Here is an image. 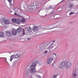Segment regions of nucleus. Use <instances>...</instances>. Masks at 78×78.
<instances>
[{
	"instance_id": "f257e3e1",
	"label": "nucleus",
	"mask_w": 78,
	"mask_h": 78,
	"mask_svg": "<svg viewBox=\"0 0 78 78\" xmlns=\"http://www.w3.org/2000/svg\"><path fill=\"white\" fill-rule=\"evenodd\" d=\"M39 61L37 60L36 61H34L32 62V65L30 66V71L31 73H35V72H36V66L37 65V63Z\"/></svg>"
},
{
	"instance_id": "f03ea898",
	"label": "nucleus",
	"mask_w": 78,
	"mask_h": 78,
	"mask_svg": "<svg viewBox=\"0 0 78 78\" xmlns=\"http://www.w3.org/2000/svg\"><path fill=\"white\" fill-rule=\"evenodd\" d=\"M6 34L8 37L10 38L11 37V36L12 35V32L10 31L9 30H7L5 31Z\"/></svg>"
},
{
	"instance_id": "7ed1b4c3",
	"label": "nucleus",
	"mask_w": 78,
	"mask_h": 78,
	"mask_svg": "<svg viewBox=\"0 0 78 78\" xmlns=\"http://www.w3.org/2000/svg\"><path fill=\"white\" fill-rule=\"evenodd\" d=\"M72 63L70 62H67L66 63V69H69L72 66Z\"/></svg>"
},
{
	"instance_id": "20e7f679",
	"label": "nucleus",
	"mask_w": 78,
	"mask_h": 78,
	"mask_svg": "<svg viewBox=\"0 0 78 78\" xmlns=\"http://www.w3.org/2000/svg\"><path fill=\"white\" fill-rule=\"evenodd\" d=\"M52 61H53V58L52 57H49L47 61V63L48 64H50Z\"/></svg>"
},
{
	"instance_id": "39448f33",
	"label": "nucleus",
	"mask_w": 78,
	"mask_h": 78,
	"mask_svg": "<svg viewBox=\"0 0 78 78\" xmlns=\"http://www.w3.org/2000/svg\"><path fill=\"white\" fill-rule=\"evenodd\" d=\"M54 47V43H51L47 48L49 50V51H51V50Z\"/></svg>"
},
{
	"instance_id": "423d86ee",
	"label": "nucleus",
	"mask_w": 78,
	"mask_h": 78,
	"mask_svg": "<svg viewBox=\"0 0 78 78\" xmlns=\"http://www.w3.org/2000/svg\"><path fill=\"white\" fill-rule=\"evenodd\" d=\"M66 66V64L65 63V62H64L61 63L60 65H59V68L61 69L62 67H64V66Z\"/></svg>"
},
{
	"instance_id": "0eeeda50",
	"label": "nucleus",
	"mask_w": 78,
	"mask_h": 78,
	"mask_svg": "<svg viewBox=\"0 0 78 78\" xmlns=\"http://www.w3.org/2000/svg\"><path fill=\"white\" fill-rule=\"evenodd\" d=\"M32 30L34 32L37 31H38V27L37 26H34Z\"/></svg>"
},
{
	"instance_id": "6e6552de",
	"label": "nucleus",
	"mask_w": 78,
	"mask_h": 78,
	"mask_svg": "<svg viewBox=\"0 0 78 78\" xmlns=\"http://www.w3.org/2000/svg\"><path fill=\"white\" fill-rule=\"evenodd\" d=\"M12 34L13 35L16 36L17 34V31L15 29H12Z\"/></svg>"
},
{
	"instance_id": "1a4fd4ad",
	"label": "nucleus",
	"mask_w": 78,
	"mask_h": 78,
	"mask_svg": "<svg viewBox=\"0 0 78 78\" xmlns=\"http://www.w3.org/2000/svg\"><path fill=\"white\" fill-rule=\"evenodd\" d=\"M4 23L5 24V25H8V24H9V23H10L9 20H6L5 21Z\"/></svg>"
},
{
	"instance_id": "9d476101",
	"label": "nucleus",
	"mask_w": 78,
	"mask_h": 78,
	"mask_svg": "<svg viewBox=\"0 0 78 78\" xmlns=\"http://www.w3.org/2000/svg\"><path fill=\"white\" fill-rule=\"evenodd\" d=\"M20 23V19L18 18L16 20V23H17L18 25H19Z\"/></svg>"
},
{
	"instance_id": "9b49d317",
	"label": "nucleus",
	"mask_w": 78,
	"mask_h": 78,
	"mask_svg": "<svg viewBox=\"0 0 78 78\" xmlns=\"http://www.w3.org/2000/svg\"><path fill=\"white\" fill-rule=\"evenodd\" d=\"M0 37H5V34L3 32H0Z\"/></svg>"
},
{
	"instance_id": "f8f14e48",
	"label": "nucleus",
	"mask_w": 78,
	"mask_h": 78,
	"mask_svg": "<svg viewBox=\"0 0 78 78\" xmlns=\"http://www.w3.org/2000/svg\"><path fill=\"white\" fill-rule=\"evenodd\" d=\"M16 31L17 33H20L22 31V29L20 27H19Z\"/></svg>"
},
{
	"instance_id": "ddd939ff",
	"label": "nucleus",
	"mask_w": 78,
	"mask_h": 78,
	"mask_svg": "<svg viewBox=\"0 0 78 78\" xmlns=\"http://www.w3.org/2000/svg\"><path fill=\"white\" fill-rule=\"evenodd\" d=\"M53 27L51 28H50L48 29V30H51V29H53V28H56L57 27V25L56 24H54L53 26H52V27Z\"/></svg>"
},
{
	"instance_id": "4468645a",
	"label": "nucleus",
	"mask_w": 78,
	"mask_h": 78,
	"mask_svg": "<svg viewBox=\"0 0 78 78\" xmlns=\"http://www.w3.org/2000/svg\"><path fill=\"white\" fill-rule=\"evenodd\" d=\"M14 57H15V55H11L10 56V61L11 62L12 60H13V59L14 58Z\"/></svg>"
},
{
	"instance_id": "2eb2a0df",
	"label": "nucleus",
	"mask_w": 78,
	"mask_h": 78,
	"mask_svg": "<svg viewBox=\"0 0 78 78\" xmlns=\"http://www.w3.org/2000/svg\"><path fill=\"white\" fill-rule=\"evenodd\" d=\"M76 75H77V74L76 73H72V76L74 78H76Z\"/></svg>"
},
{
	"instance_id": "dca6fc26",
	"label": "nucleus",
	"mask_w": 78,
	"mask_h": 78,
	"mask_svg": "<svg viewBox=\"0 0 78 78\" xmlns=\"http://www.w3.org/2000/svg\"><path fill=\"white\" fill-rule=\"evenodd\" d=\"M72 6H73V4L72 3H70L68 5V7L69 8H71Z\"/></svg>"
},
{
	"instance_id": "f3484780",
	"label": "nucleus",
	"mask_w": 78,
	"mask_h": 78,
	"mask_svg": "<svg viewBox=\"0 0 78 78\" xmlns=\"http://www.w3.org/2000/svg\"><path fill=\"white\" fill-rule=\"evenodd\" d=\"M58 76L57 74H54L53 76H52L51 78H56V77Z\"/></svg>"
},
{
	"instance_id": "a211bd4d",
	"label": "nucleus",
	"mask_w": 78,
	"mask_h": 78,
	"mask_svg": "<svg viewBox=\"0 0 78 78\" xmlns=\"http://www.w3.org/2000/svg\"><path fill=\"white\" fill-rule=\"evenodd\" d=\"M25 21H26L25 19H22L21 22L22 23H24V22H25Z\"/></svg>"
},
{
	"instance_id": "6ab92c4d",
	"label": "nucleus",
	"mask_w": 78,
	"mask_h": 78,
	"mask_svg": "<svg viewBox=\"0 0 78 78\" xmlns=\"http://www.w3.org/2000/svg\"><path fill=\"white\" fill-rule=\"evenodd\" d=\"M12 22L14 23V22H16V20L15 19H12Z\"/></svg>"
},
{
	"instance_id": "aec40b11",
	"label": "nucleus",
	"mask_w": 78,
	"mask_h": 78,
	"mask_svg": "<svg viewBox=\"0 0 78 78\" xmlns=\"http://www.w3.org/2000/svg\"><path fill=\"white\" fill-rule=\"evenodd\" d=\"M17 62H17V61L16 60L14 62L13 66H15V65H16V64H17Z\"/></svg>"
},
{
	"instance_id": "412c9836",
	"label": "nucleus",
	"mask_w": 78,
	"mask_h": 78,
	"mask_svg": "<svg viewBox=\"0 0 78 78\" xmlns=\"http://www.w3.org/2000/svg\"><path fill=\"white\" fill-rule=\"evenodd\" d=\"M2 58H4V61L6 62L8 64V62H7V59H6V58L3 57Z\"/></svg>"
},
{
	"instance_id": "4be33fe9",
	"label": "nucleus",
	"mask_w": 78,
	"mask_h": 78,
	"mask_svg": "<svg viewBox=\"0 0 78 78\" xmlns=\"http://www.w3.org/2000/svg\"><path fill=\"white\" fill-rule=\"evenodd\" d=\"M15 58H19V55H18L16 54L15 56Z\"/></svg>"
},
{
	"instance_id": "5701e85b",
	"label": "nucleus",
	"mask_w": 78,
	"mask_h": 78,
	"mask_svg": "<svg viewBox=\"0 0 78 78\" xmlns=\"http://www.w3.org/2000/svg\"><path fill=\"white\" fill-rule=\"evenodd\" d=\"M9 2V3L11 4H12V5L13 4L11 3H12V2L11 1H12V0H7Z\"/></svg>"
},
{
	"instance_id": "b1692460",
	"label": "nucleus",
	"mask_w": 78,
	"mask_h": 78,
	"mask_svg": "<svg viewBox=\"0 0 78 78\" xmlns=\"http://www.w3.org/2000/svg\"><path fill=\"white\" fill-rule=\"evenodd\" d=\"M54 11H55V10L54 9L53 11L52 12H51V13H50V15H52V14H54V13H55L54 12Z\"/></svg>"
},
{
	"instance_id": "393cba45",
	"label": "nucleus",
	"mask_w": 78,
	"mask_h": 78,
	"mask_svg": "<svg viewBox=\"0 0 78 78\" xmlns=\"http://www.w3.org/2000/svg\"><path fill=\"white\" fill-rule=\"evenodd\" d=\"M23 35H25V30L23 29Z\"/></svg>"
},
{
	"instance_id": "a878e982",
	"label": "nucleus",
	"mask_w": 78,
	"mask_h": 78,
	"mask_svg": "<svg viewBox=\"0 0 78 78\" xmlns=\"http://www.w3.org/2000/svg\"><path fill=\"white\" fill-rule=\"evenodd\" d=\"M76 69H74V70L73 73H76Z\"/></svg>"
},
{
	"instance_id": "bb28decb",
	"label": "nucleus",
	"mask_w": 78,
	"mask_h": 78,
	"mask_svg": "<svg viewBox=\"0 0 78 78\" xmlns=\"http://www.w3.org/2000/svg\"><path fill=\"white\" fill-rule=\"evenodd\" d=\"M50 9H53V6H49Z\"/></svg>"
},
{
	"instance_id": "cd10ccee",
	"label": "nucleus",
	"mask_w": 78,
	"mask_h": 78,
	"mask_svg": "<svg viewBox=\"0 0 78 78\" xmlns=\"http://www.w3.org/2000/svg\"><path fill=\"white\" fill-rule=\"evenodd\" d=\"M49 9H50V7L46 8V11H48V10H49Z\"/></svg>"
},
{
	"instance_id": "c85d7f7f",
	"label": "nucleus",
	"mask_w": 78,
	"mask_h": 78,
	"mask_svg": "<svg viewBox=\"0 0 78 78\" xmlns=\"http://www.w3.org/2000/svg\"><path fill=\"white\" fill-rule=\"evenodd\" d=\"M29 29L28 28H27V30L29 31V32H30V31H31V30H30V29Z\"/></svg>"
},
{
	"instance_id": "c756f323",
	"label": "nucleus",
	"mask_w": 78,
	"mask_h": 78,
	"mask_svg": "<svg viewBox=\"0 0 78 78\" xmlns=\"http://www.w3.org/2000/svg\"><path fill=\"white\" fill-rule=\"evenodd\" d=\"M6 18H3V20H2V21H3V22H4V23H5V20H6Z\"/></svg>"
},
{
	"instance_id": "7c9ffc66",
	"label": "nucleus",
	"mask_w": 78,
	"mask_h": 78,
	"mask_svg": "<svg viewBox=\"0 0 78 78\" xmlns=\"http://www.w3.org/2000/svg\"><path fill=\"white\" fill-rule=\"evenodd\" d=\"M37 78H41V77L40 76H38V75H37Z\"/></svg>"
},
{
	"instance_id": "2f4dec72",
	"label": "nucleus",
	"mask_w": 78,
	"mask_h": 78,
	"mask_svg": "<svg viewBox=\"0 0 78 78\" xmlns=\"http://www.w3.org/2000/svg\"><path fill=\"white\" fill-rule=\"evenodd\" d=\"M74 14V13H73V12H71L69 13V15L70 16V15H72V14Z\"/></svg>"
},
{
	"instance_id": "473e14b6",
	"label": "nucleus",
	"mask_w": 78,
	"mask_h": 78,
	"mask_svg": "<svg viewBox=\"0 0 78 78\" xmlns=\"http://www.w3.org/2000/svg\"><path fill=\"white\" fill-rule=\"evenodd\" d=\"M47 52H48L47 51H45L44 52V54H46V53H47Z\"/></svg>"
},
{
	"instance_id": "72a5a7b5",
	"label": "nucleus",
	"mask_w": 78,
	"mask_h": 78,
	"mask_svg": "<svg viewBox=\"0 0 78 78\" xmlns=\"http://www.w3.org/2000/svg\"><path fill=\"white\" fill-rule=\"evenodd\" d=\"M26 73H28V70H26Z\"/></svg>"
},
{
	"instance_id": "f704fd0d",
	"label": "nucleus",
	"mask_w": 78,
	"mask_h": 78,
	"mask_svg": "<svg viewBox=\"0 0 78 78\" xmlns=\"http://www.w3.org/2000/svg\"><path fill=\"white\" fill-rule=\"evenodd\" d=\"M27 40H28V41H29V40H30V39H31V38H27Z\"/></svg>"
},
{
	"instance_id": "c9c22d12",
	"label": "nucleus",
	"mask_w": 78,
	"mask_h": 78,
	"mask_svg": "<svg viewBox=\"0 0 78 78\" xmlns=\"http://www.w3.org/2000/svg\"><path fill=\"white\" fill-rule=\"evenodd\" d=\"M29 29L31 30V27H30L29 28Z\"/></svg>"
},
{
	"instance_id": "e433bc0d",
	"label": "nucleus",
	"mask_w": 78,
	"mask_h": 78,
	"mask_svg": "<svg viewBox=\"0 0 78 78\" xmlns=\"http://www.w3.org/2000/svg\"><path fill=\"white\" fill-rule=\"evenodd\" d=\"M14 15H15V16H17V13H15Z\"/></svg>"
},
{
	"instance_id": "4c0bfd02",
	"label": "nucleus",
	"mask_w": 78,
	"mask_h": 78,
	"mask_svg": "<svg viewBox=\"0 0 78 78\" xmlns=\"http://www.w3.org/2000/svg\"><path fill=\"white\" fill-rule=\"evenodd\" d=\"M63 1H64V0H62V1H61L60 3H61V2H62Z\"/></svg>"
},
{
	"instance_id": "58836bf2",
	"label": "nucleus",
	"mask_w": 78,
	"mask_h": 78,
	"mask_svg": "<svg viewBox=\"0 0 78 78\" xmlns=\"http://www.w3.org/2000/svg\"><path fill=\"white\" fill-rule=\"evenodd\" d=\"M16 16H20V15L19 14H17Z\"/></svg>"
},
{
	"instance_id": "ea45409f",
	"label": "nucleus",
	"mask_w": 78,
	"mask_h": 78,
	"mask_svg": "<svg viewBox=\"0 0 78 78\" xmlns=\"http://www.w3.org/2000/svg\"><path fill=\"white\" fill-rule=\"evenodd\" d=\"M19 58H20V55H19L18 56Z\"/></svg>"
},
{
	"instance_id": "a19ab883",
	"label": "nucleus",
	"mask_w": 78,
	"mask_h": 78,
	"mask_svg": "<svg viewBox=\"0 0 78 78\" xmlns=\"http://www.w3.org/2000/svg\"><path fill=\"white\" fill-rule=\"evenodd\" d=\"M52 42H53V43H54V42H55V41H53Z\"/></svg>"
},
{
	"instance_id": "79ce46f5",
	"label": "nucleus",
	"mask_w": 78,
	"mask_h": 78,
	"mask_svg": "<svg viewBox=\"0 0 78 78\" xmlns=\"http://www.w3.org/2000/svg\"><path fill=\"white\" fill-rule=\"evenodd\" d=\"M53 64H53V63L52 64V66H54V65Z\"/></svg>"
},
{
	"instance_id": "37998d69",
	"label": "nucleus",
	"mask_w": 78,
	"mask_h": 78,
	"mask_svg": "<svg viewBox=\"0 0 78 78\" xmlns=\"http://www.w3.org/2000/svg\"><path fill=\"white\" fill-rule=\"evenodd\" d=\"M53 55H55V56H56V54H53Z\"/></svg>"
},
{
	"instance_id": "c03bdc74",
	"label": "nucleus",
	"mask_w": 78,
	"mask_h": 78,
	"mask_svg": "<svg viewBox=\"0 0 78 78\" xmlns=\"http://www.w3.org/2000/svg\"><path fill=\"white\" fill-rule=\"evenodd\" d=\"M56 48H57V47L55 49H56Z\"/></svg>"
},
{
	"instance_id": "a18cd8bd",
	"label": "nucleus",
	"mask_w": 78,
	"mask_h": 78,
	"mask_svg": "<svg viewBox=\"0 0 78 78\" xmlns=\"http://www.w3.org/2000/svg\"><path fill=\"white\" fill-rule=\"evenodd\" d=\"M41 50H41V49H40V51H41Z\"/></svg>"
},
{
	"instance_id": "49530a36",
	"label": "nucleus",
	"mask_w": 78,
	"mask_h": 78,
	"mask_svg": "<svg viewBox=\"0 0 78 78\" xmlns=\"http://www.w3.org/2000/svg\"><path fill=\"white\" fill-rule=\"evenodd\" d=\"M14 0H13V2H14Z\"/></svg>"
},
{
	"instance_id": "de8ad7c7",
	"label": "nucleus",
	"mask_w": 78,
	"mask_h": 78,
	"mask_svg": "<svg viewBox=\"0 0 78 78\" xmlns=\"http://www.w3.org/2000/svg\"><path fill=\"white\" fill-rule=\"evenodd\" d=\"M59 3H58V4H59Z\"/></svg>"
}]
</instances>
